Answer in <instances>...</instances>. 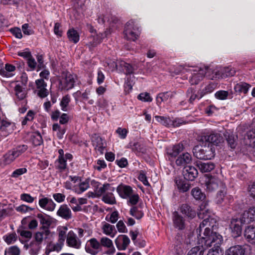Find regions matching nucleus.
Listing matches in <instances>:
<instances>
[{"label": "nucleus", "mask_w": 255, "mask_h": 255, "mask_svg": "<svg viewBox=\"0 0 255 255\" xmlns=\"http://www.w3.org/2000/svg\"><path fill=\"white\" fill-rule=\"evenodd\" d=\"M214 226V223H211L209 219L203 220L196 231L198 240L207 247L221 248L223 239L219 234L211 231L210 227Z\"/></svg>", "instance_id": "obj_1"}, {"label": "nucleus", "mask_w": 255, "mask_h": 255, "mask_svg": "<svg viewBox=\"0 0 255 255\" xmlns=\"http://www.w3.org/2000/svg\"><path fill=\"white\" fill-rule=\"evenodd\" d=\"M215 146L211 143L203 142V144L200 146H196L193 149L194 156L198 159L208 160L213 158L215 156Z\"/></svg>", "instance_id": "obj_2"}, {"label": "nucleus", "mask_w": 255, "mask_h": 255, "mask_svg": "<svg viewBox=\"0 0 255 255\" xmlns=\"http://www.w3.org/2000/svg\"><path fill=\"white\" fill-rule=\"evenodd\" d=\"M76 77L68 71H63L59 78L58 88L61 91H68L74 87Z\"/></svg>", "instance_id": "obj_3"}, {"label": "nucleus", "mask_w": 255, "mask_h": 255, "mask_svg": "<svg viewBox=\"0 0 255 255\" xmlns=\"http://www.w3.org/2000/svg\"><path fill=\"white\" fill-rule=\"evenodd\" d=\"M120 66L122 68V70L125 72L127 75H129V77L127 78V82L126 86L128 87V89L131 90L132 88L133 84L134 83L135 78L133 75L131 76L135 69L133 67L129 64L126 63L125 61H121L119 62V65L115 64V66L118 68V66Z\"/></svg>", "instance_id": "obj_4"}, {"label": "nucleus", "mask_w": 255, "mask_h": 255, "mask_svg": "<svg viewBox=\"0 0 255 255\" xmlns=\"http://www.w3.org/2000/svg\"><path fill=\"white\" fill-rule=\"evenodd\" d=\"M138 28L135 25L133 21H129L126 25L124 35L128 39L130 40H135L138 36Z\"/></svg>", "instance_id": "obj_5"}, {"label": "nucleus", "mask_w": 255, "mask_h": 255, "mask_svg": "<svg viewBox=\"0 0 255 255\" xmlns=\"http://www.w3.org/2000/svg\"><path fill=\"white\" fill-rule=\"evenodd\" d=\"M225 185L219 179L211 177L206 181V189L208 192H213L217 189H220Z\"/></svg>", "instance_id": "obj_6"}, {"label": "nucleus", "mask_w": 255, "mask_h": 255, "mask_svg": "<svg viewBox=\"0 0 255 255\" xmlns=\"http://www.w3.org/2000/svg\"><path fill=\"white\" fill-rule=\"evenodd\" d=\"M244 224L242 219H233L230 225V228L231 230L232 236L237 238L241 235L242 228V225Z\"/></svg>", "instance_id": "obj_7"}, {"label": "nucleus", "mask_w": 255, "mask_h": 255, "mask_svg": "<svg viewBox=\"0 0 255 255\" xmlns=\"http://www.w3.org/2000/svg\"><path fill=\"white\" fill-rule=\"evenodd\" d=\"M201 141L203 143H211L214 146L223 141V138L220 133H212L209 135H205L202 137Z\"/></svg>", "instance_id": "obj_8"}, {"label": "nucleus", "mask_w": 255, "mask_h": 255, "mask_svg": "<svg viewBox=\"0 0 255 255\" xmlns=\"http://www.w3.org/2000/svg\"><path fill=\"white\" fill-rule=\"evenodd\" d=\"M194 73L190 79V82L192 85L197 84L201 81L205 76H206L207 68L205 67L197 68L194 70Z\"/></svg>", "instance_id": "obj_9"}, {"label": "nucleus", "mask_w": 255, "mask_h": 255, "mask_svg": "<svg viewBox=\"0 0 255 255\" xmlns=\"http://www.w3.org/2000/svg\"><path fill=\"white\" fill-rule=\"evenodd\" d=\"M66 243L68 246L79 249L81 246V241L72 231L69 232L67 236Z\"/></svg>", "instance_id": "obj_10"}, {"label": "nucleus", "mask_w": 255, "mask_h": 255, "mask_svg": "<svg viewBox=\"0 0 255 255\" xmlns=\"http://www.w3.org/2000/svg\"><path fill=\"white\" fill-rule=\"evenodd\" d=\"M52 235V233L48 228H45L36 232L34 235V239L37 243L40 244L43 242L50 239Z\"/></svg>", "instance_id": "obj_11"}, {"label": "nucleus", "mask_w": 255, "mask_h": 255, "mask_svg": "<svg viewBox=\"0 0 255 255\" xmlns=\"http://www.w3.org/2000/svg\"><path fill=\"white\" fill-rule=\"evenodd\" d=\"M241 218L244 224H250L255 220V206L249 208L244 211Z\"/></svg>", "instance_id": "obj_12"}, {"label": "nucleus", "mask_w": 255, "mask_h": 255, "mask_svg": "<svg viewBox=\"0 0 255 255\" xmlns=\"http://www.w3.org/2000/svg\"><path fill=\"white\" fill-rule=\"evenodd\" d=\"M106 36L105 33H100L97 34H93L89 38V42L87 44L90 50H92L98 44L100 43L103 39Z\"/></svg>", "instance_id": "obj_13"}, {"label": "nucleus", "mask_w": 255, "mask_h": 255, "mask_svg": "<svg viewBox=\"0 0 255 255\" xmlns=\"http://www.w3.org/2000/svg\"><path fill=\"white\" fill-rule=\"evenodd\" d=\"M35 84L38 96L42 98L47 97L48 94V91L46 88L47 84L44 80L42 79H38L36 80Z\"/></svg>", "instance_id": "obj_14"}, {"label": "nucleus", "mask_w": 255, "mask_h": 255, "mask_svg": "<svg viewBox=\"0 0 255 255\" xmlns=\"http://www.w3.org/2000/svg\"><path fill=\"white\" fill-rule=\"evenodd\" d=\"M207 68L206 77L212 80H217L223 79L222 75L221 67H216L215 69L210 68L208 67H205Z\"/></svg>", "instance_id": "obj_15"}, {"label": "nucleus", "mask_w": 255, "mask_h": 255, "mask_svg": "<svg viewBox=\"0 0 255 255\" xmlns=\"http://www.w3.org/2000/svg\"><path fill=\"white\" fill-rule=\"evenodd\" d=\"M130 243L129 238L124 235H120L115 240V244L119 250H125Z\"/></svg>", "instance_id": "obj_16"}, {"label": "nucleus", "mask_w": 255, "mask_h": 255, "mask_svg": "<svg viewBox=\"0 0 255 255\" xmlns=\"http://www.w3.org/2000/svg\"><path fill=\"white\" fill-rule=\"evenodd\" d=\"M96 184L97 185H96V188L94 190L95 197H99L105 194L106 192H113L115 190V188L111 187L109 183H105L100 187H98L99 183L96 182Z\"/></svg>", "instance_id": "obj_17"}, {"label": "nucleus", "mask_w": 255, "mask_h": 255, "mask_svg": "<svg viewBox=\"0 0 255 255\" xmlns=\"http://www.w3.org/2000/svg\"><path fill=\"white\" fill-rule=\"evenodd\" d=\"M183 174L185 179L193 181L197 176L198 171L195 167L187 166L184 168Z\"/></svg>", "instance_id": "obj_18"}, {"label": "nucleus", "mask_w": 255, "mask_h": 255, "mask_svg": "<svg viewBox=\"0 0 255 255\" xmlns=\"http://www.w3.org/2000/svg\"><path fill=\"white\" fill-rule=\"evenodd\" d=\"M244 237L248 242L255 245V227L249 226L244 231Z\"/></svg>", "instance_id": "obj_19"}, {"label": "nucleus", "mask_w": 255, "mask_h": 255, "mask_svg": "<svg viewBox=\"0 0 255 255\" xmlns=\"http://www.w3.org/2000/svg\"><path fill=\"white\" fill-rule=\"evenodd\" d=\"M195 165L202 173L211 172L215 167L214 163L211 162H203L197 161L195 162Z\"/></svg>", "instance_id": "obj_20"}, {"label": "nucleus", "mask_w": 255, "mask_h": 255, "mask_svg": "<svg viewBox=\"0 0 255 255\" xmlns=\"http://www.w3.org/2000/svg\"><path fill=\"white\" fill-rule=\"evenodd\" d=\"M245 248L244 246L236 245L232 246L225 251V255H244Z\"/></svg>", "instance_id": "obj_21"}, {"label": "nucleus", "mask_w": 255, "mask_h": 255, "mask_svg": "<svg viewBox=\"0 0 255 255\" xmlns=\"http://www.w3.org/2000/svg\"><path fill=\"white\" fill-rule=\"evenodd\" d=\"M117 190L120 196L124 199L130 197L133 192L131 187L127 185H120L117 187Z\"/></svg>", "instance_id": "obj_22"}, {"label": "nucleus", "mask_w": 255, "mask_h": 255, "mask_svg": "<svg viewBox=\"0 0 255 255\" xmlns=\"http://www.w3.org/2000/svg\"><path fill=\"white\" fill-rule=\"evenodd\" d=\"M209 209L207 208V204L206 203H202L199 207V212L198 213V216L199 218L204 219V220L208 218L209 221H211V223H215L213 219L209 218Z\"/></svg>", "instance_id": "obj_23"}, {"label": "nucleus", "mask_w": 255, "mask_h": 255, "mask_svg": "<svg viewBox=\"0 0 255 255\" xmlns=\"http://www.w3.org/2000/svg\"><path fill=\"white\" fill-rule=\"evenodd\" d=\"M180 212L187 217L192 219L196 216V212L187 204H183L180 208Z\"/></svg>", "instance_id": "obj_24"}, {"label": "nucleus", "mask_w": 255, "mask_h": 255, "mask_svg": "<svg viewBox=\"0 0 255 255\" xmlns=\"http://www.w3.org/2000/svg\"><path fill=\"white\" fill-rule=\"evenodd\" d=\"M92 142L95 149L99 151L101 154H102L105 147L102 138L97 135H95L92 137Z\"/></svg>", "instance_id": "obj_25"}, {"label": "nucleus", "mask_w": 255, "mask_h": 255, "mask_svg": "<svg viewBox=\"0 0 255 255\" xmlns=\"http://www.w3.org/2000/svg\"><path fill=\"white\" fill-rule=\"evenodd\" d=\"M175 182L180 192H185L188 191L191 187V184L185 179L176 178Z\"/></svg>", "instance_id": "obj_26"}, {"label": "nucleus", "mask_w": 255, "mask_h": 255, "mask_svg": "<svg viewBox=\"0 0 255 255\" xmlns=\"http://www.w3.org/2000/svg\"><path fill=\"white\" fill-rule=\"evenodd\" d=\"M63 245L64 243L59 241L56 243H50L46 248L45 253L46 255H49L52 252H59L61 250Z\"/></svg>", "instance_id": "obj_27"}, {"label": "nucleus", "mask_w": 255, "mask_h": 255, "mask_svg": "<svg viewBox=\"0 0 255 255\" xmlns=\"http://www.w3.org/2000/svg\"><path fill=\"white\" fill-rule=\"evenodd\" d=\"M57 214L58 216L61 217L62 218L66 220L69 219L72 217L71 211L70 208L66 205H61L58 210L57 211Z\"/></svg>", "instance_id": "obj_28"}, {"label": "nucleus", "mask_w": 255, "mask_h": 255, "mask_svg": "<svg viewBox=\"0 0 255 255\" xmlns=\"http://www.w3.org/2000/svg\"><path fill=\"white\" fill-rule=\"evenodd\" d=\"M101 246L109 248L107 254L109 255L113 254L115 252V249L114 247L112 241L107 237H102L100 240Z\"/></svg>", "instance_id": "obj_29"}, {"label": "nucleus", "mask_w": 255, "mask_h": 255, "mask_svg": "<svg viewBox=\"0 0 255 255\" xmlns=\"http://www.w3.org/2000/svg\"><path fill=\"white\" fill-rule=\"evenodd\" d=\"M174 94L175 93L173 92H166L158 94L156 98L157 104L159 105L163 102H167L169 99H171Z\"/></svg>", "instance_id": "obj_30"}, {"label": "nucleus", "mask_w": 255, "mask_h": 255, "mask_svg": "<svg viewBox=\"0 0 255 255\" xmlns=\"http://www.w3.org/2000/svg\"><path fill=\"white\" fill-rule=\"evenodd\" d=\"M192 160L191 155L187 153H184L179 155L176 160V164L178 166H184L187 164H189Z\"/></svg>", "instance_id": "obj_31"}, {"label": "nucleus", "mask_w": 255, "mask_h": 255, "mask_svg": "<svg viewBox=\"0 0 255 255\" xmlns=\"http://www.w3.org/2000/svg\"><path fill=\"white\" fill-rule=\"evenodd\" d=\"M103 232L106 235L114 238L117 233V231L114 225L105 223L102 227Z\"/></svg>", "instance_id": "obj_32"}, {"label": "nucleus", "mask_w": 255, "mask_h": 255, "mask_svg": "<svg viewBox=\"0 0 255 255\" xmlns=\"http://www.w3.org/2000/svg\"><path fill=\"white\" fill-rule=\"evenodd\" d=\"M224 136L226 138L228 145L231 148H235L236 146V140L237 137L233 133L226 131L224 134Z\"/></svg>", "instance_id": "obj_33"}, {"label": "nucleus", "mask_w": 255, "mask_h": 255, "mask_svg": "<svg viewBox=\"0 0 255 255\" xmlns=\"http://www.w3.org/2000/svg\"><path fill=\"white\" fill-rule=\"evenodd\" d=\"M183 149L182 144H178L174 145L172 148L167 149V154L171 157H176Z\"/></svg>", "instance_id": "obj_34"}, {"label": "nucleus", "mask_w": 255, "mask_h": 255, "mask_svg": "<svg viewBox=\"0 0 255 255\" xmlns=\"http://www.w3.org/2000/svg\"><path fill=\"white\" fill-rule=\"evenodd\" d=\"M173 223L174 226L179 230H182L184 228V220L177 212L173 213Z\"/></svg>", "instance_id": "obj_35"}, {"label": "nucleus", "mask_w": 255, "mask_h": 255, "mask_svg": "<svg viewBox=\"0 0 255 255\" xmlns=\"http://www.w3.org/2000/svg\"><path fill=\"white\" fill-rule=\"evenodd\" d=\"M15 95L19 100L24 99L26 95V90L19 84L16 85L14 88Z\"/></svg>", "instance_id": "obj_36"}, {"label": "nucleus", "mask_w": 255, "mask_h": 255, "mask_svg": "<svg viewBox=\"0 0 255 255\" xmlns=\"http://www.w3.org/2000/svg\"><path fill=\"white\" fill-rule=\"evenodd\" d=\"M13 125L10 123L2 121L0 123V130L3 132V135H6L12 131Z\"/></svg>", "instance_id": "obj_37"}, {"label": "nucleus", "mask_w": 255, "mask_h": 255, "mask_svg": "<svg viewBox=\"0 0 255 255\" xmlns=\"http://www.w3.org/2000/svg\"><path fill=\"white\" fill-rule=\"evenodd\" d=\"M250 87V85L249 84L244 82H240L235 86L234 90L236 93L246 94Z\"/></svg>", "instance_id": "obj_38"}, {"label": "nucleus", "mask_w": 255, "mask_h": 255, "mask_svg": "<svg viewBox=\"0 0 255 255\" xmlns=\"http://www.w3.org/2000/svg\"><path fill=\"white\" fill-rule=\"evenodd\" d=\"M52 129L56 132V135L59 139L63 138V135L66 131V127L64 126L61 127L57 123L53 124Z\"/></svg>", "instance_id": "obj_39"}, {"label": "nucleus", "mask_w": 255, "mask_h": 255, "mask_svg": "<svg viewBox=\"0 0 255 255\" xmlns=\"http://www.w3.org/2000/svg\"><path fill=\"white\" fill-rule=\"evenodd\" d=\"M191 195L196 200H203L206 197L205 194L199 187L193 188L191 190Z\"/></svg>", "instance_id": "obj_40"}, {"label": "nucleus", "mask_w": 255, "mask_h": 255, "mask_svg": "<svg viewBox=\"0 0 255 255\" xmlns=\"http://www.w3.org/2000/svg\"><path fill=\"white\" fill-rule=\"evenodd\" d=\"M67 36L69 41L76 43L79 40V35L78 32L74 29H70L67 31Z\"/></svg>", "instance_id": "obj_41"}, {"label": "nucleus", "mask_w": 255, "mask_h": 255, "mask_svg": "<svg viewBox=\"0 0 255 255\" xmlns=\"http://www.w3.org/2000/svg\"><path fill=\"white\" fill-rule=\"evenodd\" d=\"M113 192H108L104 194L102 197V201L105 203L109 204H115L116 203V200Z\"/></svg>", "instance_id": "obj_42"}, {"label": "nucleus", "mask_w": 255, "mask_h": 255, "mask_svg": "<svg viewBox=\"0 0 255 255\" xmlns=\"http://www.w3.org/2000/svg\"><path fill=\"white\" fill-rule=\"evenodd\" d=\"M226 194V186L221 188L218 192L216 197L215 198V202L218 204H220L223 203L225 195Z\"/></svg>", "instance_id": "obj_43"}, {"label": "nucleus", "mask_w": 255, "mask_h": 255, "mask_svg": "<svg viewBox=\"0 0 255 255\" xmlns=\"http://www.w3.org/2000/svg\"><path fill=\"white\" fill-rule=\"evenodd\" d=\"M89 187V184L88 181H84L79 183L78 187L74 186L73 187V190L77 194H80L86 191Z\"/></svg>", "instance_id": "obj_44"}, {"label": "nucleus", "mask_w": 255, "mask_h": 255, "mask_svg": "<svg viewBox=\"0 0 255 255\" xmlns=\"http://www.w3.org/2000/svg\"><path fill=\"white\" fill-rule=\"evenodd\" d=\"M37 217L39 219L40 223L43 225L42 229L48 228L50 226L51 222L48 216L46 215L39 214L37 215Z\"/></svg>", "instance_id": "obj_45"}, {"label": "nucleus", "mask_w": 255, "mask_h": 255, "mask_svg": "<svg viewBox=\"0 0 255 255\" xmlns=\"http://www.w3.org/2000/svg\"><path fill=\"white\" fill-rule=\"evenodd\" d=\"M222 78H225L228 77L233 76L235 74L236 71L232 67H221Z\"/></svg>", "instance_id": "obj_46"}, {"label": "nucleus", "mask_w": 255, "mask_h": 255, "mask_svg": "<svg viewBox=\"0 0 255 255\" xmlns=\"http://www.w3.org/2000/svg\"><path fill=\"white\" fill-rule=\"evenodd\" d=\"M155 120L157 122L161 124V125L166 126V127H170L171 120L166 117L156 116L154 117Z\"/></svg>", "instance_id": "obj_47"}, {"label": "nucleus", "mask_w": 255, "mask_h": 255, "mask_svg": "<svg viewBox=\"0 0 255 255\" xmlns=\"http://www.w3.org/2000/svg\"><path fill=\"white\" fill-rule=\"evenodd\" d=\"M215 89V85L213 83L208 85L204 89L199 91V98L203 97L205 95L212 92Z\"/></svg>", "instance_id": "obj_48"}, {"label": "nucleus", "mask_w": 255, "mask_h": 255, "mask_svg": "<svg viewBox=\"0 0 255 255\" xmlns=\"http://www.w3.org/2000/svg\"><path fill=\"white\" fill-rule=\"evenodd\" d=\"M4 162L6 164H8L13 162L16 157L15 156V154L14 153L12 150L9 151L7 153H6L4 155Z\"/></svg>", "instance_id": "obj_49"}, {"label": "nucleus", "mask_w": 255, "mask_h": 255, "mask_svg": "<svg viewBox=\"0 0 255 255\" xmlns=\"http://www.w3.org/2000/svg\"><path fill=\"white\" fill-rule=\"evenodd\" d=\"M31 140L35 146L40 145L43 142V139L40 133L35 132L31 136Z\"/></svg>", "instance_id": "obj_50"}, {"label": "nucleus", "mask_w": 255, "mask_h": 255, "mask_svg": "<svg viewBox=\"0 0 255 255\" xmlns=\"http://www.w3.org/2000/svg\"><path fill=\"white\" fill-rule=\"evenodd\" d=\"M187 96L189 97V101L190 103H192L196 99H200L201 98H199V92L198 94H195V90L192 88H190L187 92Z\"/></svg>", "instance_id": "obj_51"}, {"label": "nucleus", "mask_w": 255, "mask_h": 255, "mask_svg": "<svg viewBox=\"0 0 255 255\" xmlns=\"http://www.w3.org/2000/svg\"><path fill=\"white\" fill-rule=\"evenodd\" d=\"M204 250L202 246H196L191 249L187 255H203Z\"/></svg>", "instance_id": "obj_52"}, {"label": "nucleus", "mask_w": 255, "mask_h": 255, "mask_svg": "<svg viewBox=\"0 0 255 255\" xmlns=\"http://www.w3.org/2000/svg\"><path fill=\"white\" fill-rule=\"evenodd\" d=\"M66 227H62L58 229V240L59 241L64 243L66 236V232L67 231Z\"/></svg>", "instance_id": "obj_53"}, {"label": "nucleus", "mask_w": 255, "mask_h": 255, "mask_svg": "<svg viewBox=\"0 0 255 255\" xmlns=\"http://www.w3.org/2000/svg\"><path fill=\"white\" fill-rule=\"evenodd\" d=\"M137 99L144 102H151L152 101V98L150 96V94L147 92L139 94L137 96Z\"/></svg>", "instance_id": "obj_54"}, {"label": "nucleus", "mask_w": 255, "mask_h": 255, "mask_svg": "<svg viewBox=\"0 0 255 255\" xmlns=\"http://www.w3.org/2000/svg\"><path fill=\"white\" fill-rule=\"evenodd\" d=\"M56 166L58 169L62 171L66 168V161L63 157H59L57 161H56Z\"/></svg>", "instance_id": "obj_55"}, {"label": "nucleus", "mask_w": 255, "mask_h": 255, "mask_svg": "<svg viewBox=\"0 0 255 255\" xmlns=\"http://www.w3.org/2000/svg\"><path fill=\"white\" fill-rule=\"evenodd\" d=\"M27 149V146L26 145H19L12 149L15 156L18 157L20 155L25 152Z\"/></svg>", "instance_id": "obj_56"}, {"label": "nucleus", "mask_w": 255, "mask_h": 255, "mask_svg": "<svg viewBox=\"0 0 255 255\" xmlns=\"http://www.w3.org/2000/svg\"><path fill=\"white\" fill-rule=\"evenodd\" d=\"M3 239L7 244H11L16 241L17 235L15 233H13L4 236Z\"/></svg>", "instance_id": "obj_57"}, {"label": "nucleus", "mask_w": 255, "mask_h": 255, "mask_svg": "<svg viewBox=\"0 0 255 255\" xmlns=\"http://www.w3.org/2000/svg\"><path fill=\"white\" fill-rule=\"evenodd\" d=\"M130 214L137 219H140L143 216V213L137 209V207H133L130 210Z\"/></svg>", "instance_id": "obj_58"}, {"label": "nucleus", "mask_w": 255, "mask_h": 255, "mask_svg": "<svg viewBox=\"0 0 255 255\" xmlns=\"http://www.w3.org/2000/svg\"><path fill=\"white\" fill-rule=\"evenodd\" d=\"M248 138L251 139L250 144L252 148L251 151L255 157V133H254V135L253 136L252 132H249L248 134Z\"/></svg>", "instance_id": "obj_59"}, {"label": "nucleus", "mask_w": 255, "mask_h": 255, "mask_svg": "<svg viewBox=\"0 0 255 255\" xmlns=\"http://www.w3.org/2000/svg\"><path fill=\"white\" fill-rule=\"evenodd\" d=\"M70 101V97L68 95L64 96L60 102V106L63 111H67V107Z\"/></svg>", "instance_id": "obj_60"}, {"label": "nucleus", "mask_w": 255, "mask_h": 255, "mask_svg": "<svg viewBox=\"0 0 255 255\" xmlns=\"http://www.w3.org/2000/svg\"><path fill=\"white\" fill-rule=\"evenodd\" d=\"M27 172L26 168H21L15 170L11 174V177L13 178H17L20 175L25 173Z\"/></svg>", "instance_id": "obj_61"}, {"label": "nucleus", "mask_w": 255, "mask_h": 255, "mask_svg": "<svg viewBox=\"0 0 255 255\" xmlns=\"http://www.w3.org/2000/svg\"><path fill=\"white\" fill-rule=\"evenodd\" d=\"M224 253L221 248H212L210 249L207 255H223Z\"/></svg>", "instance_id": "obj_62"}, {"label": "nucleus", "mask_w": 255, "mask_h": 255, "mask_svg": "<svg viewBox=\"0 0 255 255\" xmlns=\"http://www.w3.org/2000/svg\"><path fill=\"white\" fill-rule=\"evenodd\" d=\"M90 247L94 250H98L101 247L100 243L95 238H92L89 241Z\"/></svg>", "instance_id": "obj_63"}, {"label": "nucleus", "mask_w": 255, "mask_h": 255, "mask_svg": "<svg viewBox=\"0 0 255 255\" xmlns=\"http://www.w3.org/2000/svg\"><path fill=\"white\" fill-rule=\"evenodd\" d=\"M20 250L17 246H12L10 247L7 251V253L10 255H19Z\"/></svg>", "instance_id": "obj_64"}]
</instances>
